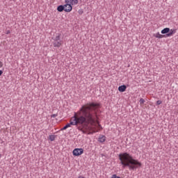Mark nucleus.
I'll return each instance as SVG.
<instances>
[{
    "mask_svg": "<svg viewBox=\"0 0 178 178\" xmlns=\"http://www.w3.org/2000/svg\"><path fill=\"white\" fill-rule=\"evenodd\" d=\"M99 104L95 102L88 103L83 105L77 113H74V115L72 117L73 121L68 123L70 126H77L78 130L82 131L83 134H87L88 130H92V128L90 127V123L94 124L95 122V109L98 108Z\"/></svg>",
    "mask_w": 178,
    "mask_h": 178,
    "instance_id": "1",
    "label": "nucleus"
},
{
    "mask_svg": "<svg viewBox=\"0 0 178 178\" xmlns=\"http://www.w3.org/2000/svg\"><path fill=\"white\" fill-rule=\"evenodd\" d=\"M122 168H129V170H136L141 168L142 163L137 159H134L133 156L127 152L121 153L118 156Z\"/></svg>",
    "mask_w": 178,
    "mask_h": 178,
    "instance_id": "2",
    "label": "nucleus"
},
{
    "mask_svg": "<svg viewBox=\"0 0 178 178\" xmlns=\"http://www.w3.org/2000/svg\"><path fill=\"white\" fill-rule=\"evenodd\" d=\"M95 103L97 104L99 106L93 111V113L95 112V121L93 122V124H92L91 123H89V124H90V126H91L90 127H91L92 129L88 130V133L89 131H92V133H97V131H98V130H102V127L101 126V124H99V122H97V119H96V118H97V110L99 109V108H101V104L99 103H97V102H95Z\"/></svg>",
    "mask_w": 178,
    "mask_h": 178,
    "instance_id": "3",
    "label": "nucleus"
},
{
    "mask_svg": "<svg viewBox=\"0 0 178 178\" xmlns=\"http://www.w3.org/2000/svg\"><path fill=\"white\" fill-rule=\"evenodd\" d=\"M82 154H84V149L83 148H75L72 152L74 156H80Z\"/></svg>",
    "mask_w": 178,
    "mask_h": 178,
    "instance_id": "4",
    "label": "nucleus"
},
{
    "mask_svg": "<svg viewBox=\"0 0 178 178\" xmlns=\"http://www.w3.org/2000/svg\"><path fill=\"white\" fill-rule=\"evenodd\" d=\"M65 3L68 6V8L65 10V12H72V10H73V6H72V0H65Z\"/></svg>",
    "mask_w": 178,
    "mask_h": 178,
    "instance_id": "5",
    "label": "nucleus"
},
{
    "mask_svg": "<svg viewBox=\"0 0 178 178\" xmlns=\"http://www.w3.org/2000/svg\"><path fill=\"white\" fill-rule=\"evenodd\" d=\"M175 33H176V29H170V31L168 32V33L165 35V38L172 37V35H173V34H175Z\"/></svg>",
    "mask_w": 178,
    "mask_h": 178,
    "instance_id": "6",
    "label": "nucleus"
},
{
    "mask_svg": "<svg viewBox=\"0 0 178 178\" xmlns=\"http://www.w3.org/2000/svg\"><path fill=\"white\" fill-rule=\"evenodd\" d=\"M126 88H127L126 85L120 86L118 87V91H120V92H124V91H126Z\"/></svg>",
    "mask_w": 178,
    "mask_h": 178,
    "instance_id": "7",
    "label": "nucleus"
},
{
    "mask_svg": "<svg viewBox=\"0 0 178 178\" xmlns=\"http://www.w3.org/2000/svg\"><path fill=\"white\" fill-rule=\"evenodd\" d=\"M154 37H156V38H166V35H161L159 32L154 35Z\"/></svg>",
    "mask_w": 178,
    "mask_h": 178,
    "instance_id": "8",
    "label": "nucleus"
},
{
    "mask_svg": "<svg viewBox=\"0 0 178 178\" xmlns=\"http://www.w3.org/2000/svg\"><path fill=\"white\" fill-rule=\"evenodd\" d=\"M66 10L67 9H65V6H63V5H60L57 7L58 12H63V10L66 12Z\"/></svg>",
    "mask_w": 178,
    "mask_h": 178,
    "instance_id": "9",
    "label": "nucleus"
},
{
    "mask_svg": "<svg viewBox=\"0 0 178 178\" xmlns=\"http://www.w3.org/2000/svg\"><path fill=\"white\" fill-rule=\"evenodd\" d=\"M170 31V28H165L161 31V34H168L169 32Z\"/></svg>",
    "mask_w": 178,
    "mask_h": 178,
    "instance_id": "10",
    "label": "nucleus"
},
{
    "mask_svg": "<svg viewBox=\"0 0 178 178\" xmlns=\"http://www.w3.org/2000/svg\"><path fill=\"white\" fill-rule=\"evenodd\" d=\"M53 45L54 47L56 48H59L60 47V46L62 45V43L60 42H58V41H55L54 43H53Z\"/></svg>",
    "mask_w": 178,
    "mask_h": 178,
    "instance_id": "11",
    "label": "nucleus"
},
{
    "mask_svg": "<svg viewBox=\"0 0 178 178\" xmlns=\"http://www.w3.org/2000/svg\"><path fill=\"white\" fill-rule=\"evenodd\" d=\"M105 140H106L105 136H101V137L99 138L98 141H99V143H105Z\"/></svg>",
    "mask_w": 178,
    "mask_h": 178,
    "instance_id": "12",
    "label": "nucleus"
},
{
    "mask_svg": "<svg viewBox=\"0 0 178 178\" xmlns=\"http://www.w3.org/2000/svg\"><path fill=\"white\" fill-rule=\"evenodd\" d=\"M70 127V124H67L65 126H64L63 128H61V131H63V130H66L67 129H69Z\"/></svg>",
    "mask_w": 178,
    "mask_h": 178,
    "instance_id": "13",
    "label": "nucleus"
},
{
    "mask_svg": "<svg viewBox=\"0 0 178 178\" xmlns=\"http://www.w3.org/2000/svg\"><path fill=\"white\" fill-rule=\"evenodd\" d=\"M54 41H60V33H58V35L56 36Z\"/></svg>",
    "mask_w": 178,
    "mask_h": 178,
    "instance_id": "14",
    "label": "nucleus"
},
{
    "mask_svg": "<svg viewBox=\"0 0 178 178\" xmlns=\"http://www.w3.org/2000/svg\"><path fill=\"white\" fill-rule=\"evenodd\" d=\"M72 5H77L79 3V0H71Z\"/></svg>",
    "mask_w": 178,
    "mask_h": 178,
    "instance_id": "15",
    "label": "nucleus"
},
{
    "mask_svg": "<svg viewBox=\"0 0 178 178\" xmlns=\"http://www.w3.org/2000/svg\"><path fill=\"white\" fill-rule=\"evenodd\" d=\"M49 140L50 141H55V135H50Z\"/></svg>",
    "mask_w": 178,
    "mask_h": 178,
    "instance_id": "16",
    "label": "nucleus"
},
{
    "mask_svg": "<svg viewBox=\"0 0 178 178\" xmlns=\"http://www.w3.org/2000/svg\"><path fill=\"white\" fill-rule=\"evenodd\" d=\"M139 102H140V105H143L145 102V100L143 98H141L140 100H139Z\"/></svg>",
    "mask_w": 178,
    "mask_h": 178,
    "instance_id": "17",
    "label": "nucleus"
},
{
    "mask_svg": "<svg viewBox=\"0 0 178 178\" xmlns=\"http://www.w3.org/2000/svg\"><path fill=\"white\" fill-rule=\"evenodd\" d=\"M111 178H122V177H118V175H113V176L111 177Z\"/></svg>",
    "mask_w": 178,
    "mask_h": 178,
    "instance_id": "18",
    "label": "nucleus"
},
{
    "mask_svg": "<svg viewBox=\"0 0 178 178\" xmlns=\"http://www.w3.org/2000/svg\"><path fill=\"white\" fill-rule=\"evenodd\" d=\"M161 104H162V102L161 100H158L156 102V105H161Z\"/></svg>",
    "mask_w": 178,
    "mask_h": 178,
    "instance_id": "19",
    "label": "nucleus"
},
{
    "mask_svg": "<svg viewBox=\"0 0 178 178\" xmlns=\"http://www.w3.org/2000/svg\"><path fill=\"white\" fill-rule=\"evenodd\" d=\"M64 6V9H67V6H69L66 3L65 5H63Z\"/></svg>",
    "mask_w": 178,
    "mask_h": 178,
    "instance_id": "20",
    "label": "nucleus"
},
{
    "mask_svg": "<svg viewBox=\"0 0 178 178\" xmlns=\"http://www.w3.org/2000/svg\"><path fill=\"white\" fill-rule=\"evenodd\" d=\"M56 116H58V114H53L51 118H56Z\"/></svg>",
    "mask_w": 178,
    "mask_h": 178,
    "instance_id": "21",
    "label": "nucleus"
},
{
    "mask_svg": "<svg viewBox=\"0 0 178 178\" xmlns=\"http://www.w3.org/2000/svg\"><path fill=\"white\" fill-rule=\"evenodd\" d=\"M2 66H3V63H2V61H0V67H2Z\"/></svg>",
    "mask_w": 178,
    "mask_h": 178,
    "instance_id": "22",
    "label": "nucleus"
},
{
    "mask_svg": "<svg viewBox=\"0 0 178 178\" xmlns=\"http://www.w3.org/2000/svg\"><path fill=\"white\" fill-rule=\"evenodd\" d=\"M2 74H3V71L0 70V76H2Z\"/></svg>",
    "mask_w": 178,
    "mask_h": 178,
    "instance_id": "23",
    "label": "nucleus"
},
{
    "mask_svg": "<svg viewBox=\"0 0 178 178\" xmlns=\"http://www.w3.org/2000/svg\"><path fill=\"white\" fill-rule=\"evenodd\" d=\"M6 34H10V31H7Z\"/></svg>",
    "mask_w": 178,
    "mask_h": 178,
    "instance_id": "24",
    "label": "nucleus"
},
{
    "mask_svg": "<svg viewBox=\"0 0 178 178\" xmlns=\"http://www.w3.org/2000/svg\"><path fill=\"white\" fill-rule=\"evenodd\" d=\"M78 178H84V177L80 175L79 177H78Z\"/></svg>",
    "mask_w": 178,
    "mask_h": 178,
    "instance_id": "25",
    "label": "nucleus"
},
{
    "mask_svg": "<svg viewBox=\"0 0 178 178\" xmlns=\"http://www.w3.org/2000/svg\"><path fill=\"white\" fill-rule=\"evenodd\" d=\"M79 13L81 15V13H83V11H79Z\"/></svg>",
    "mask_w": 178,
    "mask_h": 178,
    "instance_id": "26",
    "label": "nucleus"
},
{
    "mask_svg": "<svg viewBox=\"0 0 178 178\" xmlns=\"http://www.w3.org/2000/svg\"><path fill=\"white\" fill-rule=\"evenodd\" d=\"M67 9H69V6L67 7Z\"/></svg>",
    "mask_w": 178,
    "mask_h": 178,
    "instance_id": "27",
    "label": "nucleus"
}]
</instances>
